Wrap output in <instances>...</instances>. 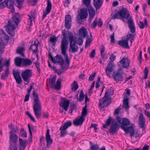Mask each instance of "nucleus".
I'll return each instance as SVG.
<instances>
[{"label":"nucleus","instance_id":"obj_1","mask_svg":"<svg viewBox=\"0 0 150 150\" xmlns=\"http://www.w3.org/2000/svg\"><path fill=\"white\" fill-rule=\"evenodd\" d=\"M63 38L61 42L60 48L61 50V53L63 54L65 59V63L62 57L59 54L53 57L51 54H49V56L52 61L54 63H59L61 66V70L63 71L66 70L68 68L70 63V60L69 59L68 55L66 53V52L68 47V42L67 40V36L65 30H64L62 32Z\"/></svg>","mask_w":150,"mask_h":150},{"label":"nucleus","instance_id":"obj_2","mask_svg":"<svg viewBox=\"0 0 150 150\" xmlns=\"http://www.w3.org/2000/svg\"><path fill=\"white\" fill-rule=\"evenodd\" d=\"M115 66L113 63L109 64L105 69L107 76L111 78H113L114 80L117 82L122 81L123 77L122 69H120L116 72H115Z\"/></svg>","mask_w":150,"mask_h":150},{"label":"nucleus","instance_id":"obj_3","mask_svg":"<svg viewBox=\"0 0 150 150\" xmlns=\"http://www.w3.org/2000/svg\"><path fill=\"white\" fill-rule=\"evenodd\" d=\"M117 122L121 124V127L126 134L130 133V135L132 137L134 135V129L132 125L129 127L127 126L130 124V122L129 120L126 118H122L119 116H117L116 118Z\"/></svg>","mask_w":150,"mask_h":150},{"label":"nucleus","instance_id":"obj_4","mask_svg":"<svg viewBox=\"0 0 150 150\" xmlns=\"http://www.w3.org/2000/svg\"><path fill=\"white\" fill-rule=\"evenodd\" d=\"M119 15V18L124 21V19L126 18L128 24L130 28V32L132 33L135 32V28L133 20L130 14L128 13L127 10L126 8H123L118 11Z\"/></svg>","mask_w":150,"mask_h":150},{"label":"nucleus","instance_id":"obj_5","mask_svg":"<svg viewBox=\"0 0 150 150\" xmlns=\"http://www.w3.org/2000/svg\"><path fill=\"white\" fill-rule=\"evenodd\" d=\"M13 21H8L6 29L8 33L12 36L14 35V30L20 21L19 14L16 13L13 17Z\"/></svg>","mask_w":150,"mask_h":150},{"label":"nucleus","instance_id":"obj_6","mask_svg":"<svg viewBox=\"0 0 150 150\" xmlns=\"http://www.w3.org/2000/svg\"><path fill=\"white\" fill-rule=\"evenodd\" d=\"M34 102L33 105L34 112L36 117L38 119L40 118L41 113V103L39 100L38 94L35 92L33 93Z\"/></svg>","mask_w":150,"mask_h":150},{"label":"nucleus","instance_id":"obj_7","mask_svg":"<svg viewBox=\"0 0 150 150\" xmlns=\"http://www.w3.org/2000/svg\"><path fill=\"white\" fill-rule=\"evenodd\" d=\"M68 37L70 42V46L69 49V52L73 53L77 52L79 48L78 45L76 44V41L74 39L73 34L71 32H69Z\"/></svg>","mask_w":150,"mask_h":150},{"label":"nucleus","instance_id":"obj_8","mask_svg":"<svg viewBox=\"0 0 150 150\" xmlns=\"http://www.w3.org/2000/svg\"><path fill=\"white\" fill-rule=\"evenodd\" d=\"M56 79V77L55 76H51L49 80L50 84L52 87L55 89L58 90L60 89L61 88V83L62 79H58L55 84V82Z\"/></svg>","mask_w":150,"mask_h":150},{"label":"nucleus","instance_id":"obj_9","mask_svg":"<svg viewBox=\"0 0 150 150\" xmlns=\"http://www.w3.org/2000/svg\"><path fill=\"white\" fill-rule=\"evenodd\" d=\"M32 71L30 69H26L23 71L21 74L23 80L28 83L26 84H28L30 80V78L32 76Z\"/></svg>","mask_w":150,"mask_h":150},{"label":"nucleus","instance_id":"obj_10","mask_svg":"<svg viewBox=\"0 0 150 150\" xmlns=\"http://www.w3.org/2000/svg\"><path fill=\"white\" fill-rule=\"evenodd\" d=\"M72 125L71 121H69L65 123L63 126H62L60 128L59 130L61 131L60 133V137H61L64 136L67 134L68 133L66 129Z\"/></svg>","mask_w":150,"mask_h":150},{"label":"nucleus","instance_id":"obj_11","mask_svg":"<svg viewBox=\"0 0 150 150\" xmlns=\"http://www.w3.org/2000/svg\"><path fill=\"white\" fill-rule=\"evenodd\" d=\"M117 64L120 66H121L124 68H128L130 66V61L128 58H123L118 62Z\"/></svg>","mask_w":150,"mask_h":150},{"label":"nucleus","instance_id":"obj_12","mask_svg":"<svg viewBox=\"0 0 150 150\" xmlns=\"http://www.w3.org/2000/svg\"><path fill=\"white\" fill-rule=\"evenodd\" d=\"M108 100L105 97L100 98L99 99V107L100 109H103L105 107H107L108 105Z\"/></svg>","mask_w":150,"mask_h":150},{"label":"nucleus","instance_id":"obj_13","mask_svg":"<svg viewBox=\"0 0 150 150\" xmlns=\"http://www.w3.org/2000/svg\"><path fill=\"white\" fill-rule=\"evenodd\" d=\"M139 126L140 127L143 129L145 128L146 119L143 113L139 114Z\"/></svg>","mask_w":150,"mask_h":150},{"label":"nucleus","instance_id":"obj_14","mask_svg":"<svg viewBox=\"0 0 150 150\" xmlns=\"http://www.w3.org/2000/svg\"><path fill=\"white\" fill-rule=\"evenodd\" d=\"M3 4L6 5L10 9L11 12L13 13L14 12L13 0H5Z\"/></svg>","mask_w":150,"mask_h":150},{"label":"nucleus","instance_id":"obj_15","mask_svg":"<svg viewBox=\"0 0 150 150\" xmlns=\"http://www.w3.org/2000/svg\"><path fill=\"white\" fill-rule=\"evenodd\" d=\"M72 19L69 15H66L65 16V26L68 30L70 29L71 26Z\"/></svg>","mask_w":150,"mask_h":150},{"label":"nucleus","instance_id":"obj_16","mask_svg":"<svg viewBox=\"0 0 150 150\" xmlns=\"http://www.w3.org/2000/svg\"><path fill=\"white\" fill-rule=\"evenodd\" d=\"M70 101L67 99H64L60 102L59 105L66 111H67L69 108Z\"/></svg>","mask_w":150,"mask_h":150},{"label":"nucleus","instance_id":"obj_17","mask_svg":"<svg viewBox=\"0 0 150 150\" xmlns=\"http://www.w3.org/2000/svg\"><path fill=\"white\" fill-rule=\"evenodd\" d=\"M47 5L45 9V11H44L43 12V19L46 16L47 14L50 13L51 10L52 4L51 1L50 0H47Z\"/></svg>","mask_w":150,"mask_h":150},{"label":"nucleus","instance_id":"obj_18","mask_svg":"<svg viewBox=\"0 0 150 150\" xmlns=\"http://www.w3.org/2000/svg\"><path fill=\"white\" fill-rule=\"evenodd\" d=\"M103 23L101 19L100 18H96L93 22L91 24V27L95 29L96 26L97 25L99 27H101L103 25Z\"/></svg>","mask_w":150,"mask_h":150},{"label":"nucleus","instance_id":"obj_19","mask_svg":"<svg viewBox=\"0 0 150 150\" xmlns=\"http://www.w3.org/2000/svg\"><path fill=\"white\" fill-rule=\"evenodd\" d=\"M27 140H23L19 138V144L18 145L19 150H24L25 149L28 143Z\"/></svg>","mask_w":150,"mask_h":150},{"label":"nucleus","instance_id":"obj_20","mask_svg":"<svg viewBox=\"0 0 150 150\" xmlns=\"http://www.w3.org/2000/svg\"><path fill=\"white\" fill-rule=\"evenodd\" d=\"M79 16L81 19H85L87 18L88 12L86 8L81 9L79 13Z\"/></svg>","mask_w":150,"mask_h":150},{"label":"nucleus","instance_id":"obj_21","mask_svg":"<svg viewBox=\"0 0 150 150\" xmlns=\"http://www.w3.org/2000/svg\"><path fill=\"white\" fill-rule=\"evenodd\" d=\"M85 118L81 117L76 118L73 121V125L76 126H78L82 125L85 120Z\"/></svg>","mask_w":150,"mask_h":150},{"label":"nucleus","instance_id":"obj_22","mask_svg":"<svg viewBox=\"0 0 150 150\" xmlns=\"http://www.w3.org/2000/svg\"><path fill=\"white\" fill-rule=\"evenodd\" d=\"M13 75L16 83L18 84H21L22 83V80L20 76L19 73L17 71L13 72Z\"/></svg>","mask_w":150,"mask_h":150},{"label":"nucleus","instance_id":"obj_23","mask_svg":"<svg viewBox=\"0 0 150 150\" xmlns=\"http://www.w3.org/2000/svg\"><path fill=\"white\" fill-rule=\"evenodd\" d=\"M39 45V43L38 40H35L34 43L30 46L29 49L33 51V53H35L38 51Z\"/></svg>","mask_w":150,"mask_h":150},{"label":"nucleus","instance_id":"obj_24","mask_svg":"<svg viewBox=\"0 0 150 150\" xmlns=\"http://www.w3.org/2000/svg\"><path fill=\"white\" fill-rule=\"evenodd\" d=\"M10 134V142L11 143L16 144L18 141V137L17 135L15 133Z\"/></svg>","mask_w":150,"mask_h":150},{"label":"nucleus","instance_id":"obj_25","mask_svg":"<svg viewBox=\"0 0 150 150\" xmlns=\"http://www.w3.org/2000/svg\"><path fill=\"white\" fill-rule=\"evenodd\" d=\"M117 122L116 121L115 123L112 124L109 130L111 133H115L117 132L119 128V125Z\"/></svg>","mask_w":150,"mask_h":150},{"label":"nucleus","instance_id":"obj_26","mask_svg":"<svg viewBox=\"0 0 150 150\" xmlns=\"http://www.w3.org/2000/svg\"><path fill=\"white\" fill-rule=\"evenodd\" d=\"M50 132L49 129H47L46 135L47 145V146H50L52 144L53 142L50 136Z\"/></svg>","mask_w":150,"mask_h":150},{"label":"nucleus","instance_id":"obj_27","mask_svg":"<svg viewBox=\"0 0 150 150\" xmlns=\"http://www.w3.org/2000/svg\"><path fill=\"white\" fill-rule=\"evenodd\" d=\"M87 8L90 16V20H91L95 16V11L93 7L92 6L88 7Z\"/></svg>","mask_w":150,"mask_h":150},{"label":"nucleus","instance_id":"obj_28","mask_svg":"<svg viewBox=\"0 0 150 150\" xmlns=\"http://www.w3.org/2000/svg\"><path fill=\"white\" fill-rule=\"evenodd\" d=\"M103 2V0H94V4L96 10L101 7Z\"/></svg>","mask_w":150,"mask_h":150},{"label":"nucleus","instance_id":"obj_29","mask_svg":"<svg viewBox=\"0 0 150 150\" xmlns=\"http://www.w3.org/2000/svg\"><path fill=\"white\" fill-rule=\"evenodd\" d=\"M119 44L120 45L124 47L127 48H129L127 40L126 39L125 40L120 41L119 42Z\"/></svg>","mask_w":150,"mask_h":150},{"label":"nucleus","instance_id":"obj_30","mask_svg":"<svg viewBox=\"0 0 150 150\" xmlns=\"http://www.w3.org/2000/svg\"><path fill=\"white\" fill-rule=\"evenodd\" d=\"M79 35L81 36L86 37L87 35L86 29L84 28H81L79 30Z\"/></svg>","mask_w":150,"mask_h":150},{"label":"nucleus","instance_id":"obj_31","mask_svg":"<svg viewBox=\"0 0 150 150\" xmlns=\"http://www.w3.org/2000/svg\"><path fill=\"white\" fill-rule=\"evenodd\" d=\"M113 89L112 88H109L107 90L105 95V97L106 98H108V97L110 96H111L113 94Z\"/></svg>","mask_w":150,"mask_h":150},{"label":"nucleus","instance_id":"obj_32","mask_svg":"<svg viewBox=\"0 0 150 150\" xmlns=\"http://www.w3.org/2000/svg\"><path fill=\"white\" fill-rule=\"evenodd\" d=\"M123 108H125L126 110L129 108L128 103V99L127 98L124 99Z\"/></svg>","mask_w":150,"mask_h":150},{"label":"nucleus","instance_id":"obj_33","mask_svg":"<svg viewBox=\"0 0 150 150\" xmlns=\"http://www.w3.org/2000/svg\"><path fill=\"white\" fill-rule=\"evenodd\" d=\"M116 57V56L115 55L113 54H112L110 55V61H109L108 63L107 64V65L105 68V69H107L109 64L110 65L111 64H112H112L113 63V64L114 65H115L113 62L115 59Z\"/></svg>","mask_w":150,"mask_h":150},{"label":"nucleus","instance_id":"obj_34","mask_svg":"<svg viewBox=\"0 0 150 150\" xmlns=\"http://www.w3.org/2000/svg\"><path fill=\"white\" fill-rule=\"evenodd\" d=\"M112 120L111 117L110 116H109L107 120L105 123L103 125V127L104 128H107L110 125Z\"/></svg>","mask_w":150,"mask_h":150},{"label":"nucleus","instance_id":"obj_35","mask_svg":"<svg viewBox=\"0 0 150 150\" xmlns=\"http://www.w3.org/2000/svg\"><path fill=\"white\" fill-rule=\"evenodd\" d=\"M57 40V38L53 36L50 38L49 42L51 43L52 46H55Z\"/></svg>","mask_w":150,"mask_h":150},{"label":"nucleus","instance_id":"obj_36","mask_svg":"<svg viewBox=\"0 0 150 150\" xmlns=\"http://www.w3.org/2000/svg\"><path fill=\"white\" fill-rule=\"evenodd\" d=\"M24 48L23 47H19L17 50L16 52L18 54H21L22 56L24 57Z\"/></svg>","mask_w":150,"mask_h":150},{"label":"nucleus","instance_id":"obj_37","mask_svg":"<svg viewBox=\"0 0 150 150\" xmlns=\"http://www.w3.org/2000/svg\"><path fill=\"white\" fill-rule=\"evenodd\" d=\"M87 107V106L85 105V107L83 108L81 115L80 116L81 117L84 118L87 115L88 112Z\"/></svg>","mask_w":150,"mask_h":150},{"label":"nucleus","instance_id":"obj_38","mask_svg":"<svg viewBox=\"0 0 150 150\" xmlns=\"http://www.w3.org/2000/svg\"><path fill=\"white\" fill-rule=\"evenodd\" d=\"M32 62L30 60L28 59H23L22 64L24 66H27L30 65Z\"/></svg>","mask_w":150,"mask_h":150},{"label":"nucleus","instance_id":"obj_39","mask_svg":"<svg viewBox=\"0 0 150 150\" xmlns=\"http://www.w3.org/2000/svg\"><path fill=\"white\" fill-rule=\"evenodd\" d=\"M72 90L73 91H75L78 88V85L77 82L74 81L71 85Z\"/></svg>","mask_w":150,"mask_h":150},{"label":"nucleus","instance_id":"obj_40","mask_svg":"<svg viewBox=\"0 0 150 150\" xmlns=\"http://www.w3.org/2000/svg\"><path fill=\"white\" fill-rule=\"evenodd\" d=\"M126 39L128 41L129 40H130L131 45L134 40V35L131 34H129L127 35V38Z\"/></svg>","mask_w":150,"mask_h":150},{"label":"nucleus","instance_id":"obj_41","mask_svg":"<svg viewBox=\"0 0 150 150\" xmlns=\"http://www.w3.org/2000/svg\"><path fill=\"white\" fill-rule=\"evenodd\" d=\"M23 59L19 57H17L15 60V63L16 65L18 66H20L21 64H22Z\"/></svg>","mask_w":150,"mask_h":150},{"label":"nucleus","instance_id":"obj_42","mask_svg":"<svg viewBox=\"0 0 150 150\" xmlns=\"http://www.w3.org/2000/svg\"><path fill=\"white\" fill-rule=\"evenodd\" d=\"M29 18V19L30 20V23H31L32 20H34L35 16V14L34 11H31L30 14L28 15Z\"/></svg>","mask_w":150,"mask_h":150},{"label":"nucleus","instance_id":"obj_43","mask_svg":"<svg viewBox=\"0 0 150 150\" xmlns=\"http://www.w3.org/2000/svg\"><path fill=\"white\" fill-rule=\"evenodd\" d=\"M9 68H6L5 72L2 74L1 78L3 79H5L8 76L9 74Z\"/></svg>","mask_w":150,"mask_h":150},{"label":"nucleus","instance_id":"obj_44","mask_svg":"<svg viewBox=\"0 0 150 150\" xmlns=\"http://www.w3.org/2000/svg\"><path fill=\"white\" fill-rule=\"evenodd\" d=\"M83 3L87 7L91 6V0H82Z\"/></svg>","mask_w":150,"mask_h":150},{"label":"nucleus","instance_id":"obj_45","mask_svg":"<svg viewBox=\"0 0 150 150\" xmlns=\"http://www.w3.org/2000/svg\"><path fill=\"white\" fill-rule=\"evenodd\" d=\"M144 23L140 21L139 24V26L142 29L144 28L145 27V25H147V21L146 19H145L144 20Z\"/></svg>","mask_w":150,"mask_h":150},{"label":"nucleus","instance_id":"obj_46","mask_svg":"<svg viewBox=\"0 0 150 150\" xmlns=\"http://www.w3.org/2000/svg\"><path fill=\"white\" fill-rule=\"evenodd\" d=\"M20 134L21 136L23 137L26 138L27 137V133L23 128L21 129Z\"/></svg>","mask_w":150,"mask_h":150},{"label":"nucleus","instance_id":"obj_47","mask_svg":"<svg viewBox=\"0 0 150 150\" xmlns=\"http://www.w3.org/2000/svg\"><path fill=\"white\" fill-rule=\"evenodd\" d=\"M16 4L17 6L19 8L22 7V5L23 2L24 1V0H16Z\"/></svg>","mask_w":150,"mask_h":150},{"label":"nucleus","instance_id":"obj_48","mask_svg":"<svg viewBox=\"0 0 150 150\" xmlns=\"http://www.w3.org/2000/svg\"><path fill=\"white\" fill-rule=\"evenodd\" d=\"M84 97V93L82 90H81L80 92L79 95V99H78V101H81L83 100Z\"/></svg>","mask_w":150,"mask_h":150},{"label":"nucleus","instance_id":"obj_49","mask_svg":"<svg viewBox=\"0 0 150 150\" xmlns=\"http://www.w3.org/2000/svg\"><path fill=\"white\" fill-rule=\"evenodd\" d=\"M111 16L112 18L113 19H114L117 18H119V13H118V11L116 13H112Z\"/></svg>","mask_w":150,"mask_h":150},{"label":"nucleus","instance_id":"obj_50","mask_svg":"<svg viewBox=\"0 0 150 150\" xmlns=\"http://www.w3.org/2000/svg\"><path fill=\"white\" fill-rule=\"evenodd\" d=\"M34 64L37 68L38 73L40 74V73L41 71L40 68V64L38 62H34Z\"/></svg>","mask_w":150,"mask_h":150},{"label":"nucleus","instance_id":"obj_51","mask_svg":"<svg viewBox=\"0 0 150 150\" xmlns=\"http://www.w3.org/2000/svg\"><path fill=\"white\" fill-rule=\"evenodd\" d=\"M90 148L92 150H99V147L98 145L96 144L92 145Z\"/></svg>","mask_w":150,"mask_h":150},{"label":"nucleus","instance_id":"obj_52","mask_svg":"<svg viewBox=\"0 0 150 150\" xmlns=\"http://www.w3.org/2000/svg\"><path fill=\"white\" fill-rule=\"evenodd\" d=\"M18 131V129L17 128H15L13 127V128H12V129H11V131L9 132V134L15 133Z\"/></svg>","mask_w":150,"mask_h":150},{"label":"nucleus","instance_id":"obj_53","mask_svg":"<svg viewBox=\"0 0 150 150\" xmlns=\"http://www.w3.org/2000/svg\"><path fill=\"white\" fill-rule=\"evenodd\" d=\"M13 143L10 144V149L11 150H17V147L16 145L15 144H13Z\"/></svg>","mask_w":150,"mask_h":150},{"label":"nucleus","instance_id":"obj_54","mask_svg":"<svg viewBox=\"0 0 150 150\" xmlns=\"http://www.w3.org/2000/svg\"><path fill=\"white\" fill-rule=\"evenodd\" d=\"M91 42V40L90 38H88L86 40L85 47H87L88 46Z\"/></svg>","mask_w":150,"mask_h":150},{"label":"nucleus","instance_id":"obj_55","mask_svg":"<svg viewBox=\"0 0 150 150\" xmlns=\"http://www.w3.org/2000/svg\"><path fill=\"white\" fill-rule=\"evenodd\" d=\"M10 58H9L8 60L5 61V64L6 66V68H9L10 63Z\"/></svg>","mask_w":150,"mask_h":150},{"label":"nucleus","instance_id":"obj_56","mask_svg":"<svg viewBox=\"0 0 150 150\" xmlns=\"http://www.w3.org/2000/svg\"><path fill=\"white\" fill-rule=\"evenodd\" d=\"M148 72L149 71L147 68V67H146L145 68L144 74V78L145 79H146L147 78Z\"/></svg>","mask_w":150,"mask_h":150},{"label":"nucleus","instance_id":"obj_57","mask_svg":"<svg viewBox=\"0 0 150 150\" xmlns=\"http://www.w3.org/2000/svg\"><path fill=\"white\" fill-rule=\"evenodd\" d=\"M145 115L149 118V120L150 121V112L146 110H144Z\"/></svg>","mask_w":150,"mask_h":150},{"label":"nucleus","instance_id":"obj_58","mask_svg":"<svg viewBox=\"0 0 150 150\" xmlns=\"http://www.w3.org/2000/svg\"><path fill=\"white\" fill-rule=\"evenodd\" d=\"M96 75V73L94 72L89 77L88 80L90 81H92L93 80L95 76Z\"/></svg>","mask_w":150,"mask_h":150},{"label":"nucleus","instance_id":"obj_59","mask_svg":"<svg viewBox=\"0 0 150 150\" xmlns=\"http://www.w3.org/2000/svg\"><path fill=\"white\" fill-rule=\"evenodd\" d=\"M114 33H113V34L111 35L110 36V38L111 39L110 42L112 43H114L115 41V37H114Z\"/></svg>","mask_w":150,"mask_h":150},{"label":"nucleus","instance_id":"obj_60","mask_svg":"<svg viewBox=\"0 0 150 150\" xmlns=\"http://www.w3.org/2000/svg\"><path fill=\"white\" fill-rule=\"evenodd\" d=\"M28 129H29V134H30L29 138H30V139H32V137H33L32 134V131H31V129H30V124H28Z\"/></svg>","mask_w":150,"mask_h":150},{"label":"nucleus","instance_id":"obj_61","mask_svg":"<svg viewBox=\"0 0 150 150\" xmlns=\"http://www.w3.org/2000/svg\"><path fill=\"white\" fill-rule=\"evenodd\" d=\"M26 114L29 117L33 122L35 121V119L34 117L31 115L29 112H26Z\"/></svg>","mask_w":150,"mask_h":150},{"label":"nucleus","instance_id":"obj_62","mask_svg":"<svg viewBox=\"0 0 150 150\" xmlns=\"http://www.w3.org/2000/svg\"><path fill=\"white\" fill-rule=\"evenodd\" d=\"M139 62L140 63H142V51H140L139 52V56L138 57Z\"/></svg>","mask_w":150,"mask_h":150},{"label":"nucleus","instance_id":"obj_63","mask_svg":"<svg viewBox=\"0 0 150 150\" xmlns=\"http://www.w3.org/2000/svg\"><path fill=\"white\" fill-rule=\"evenodd\" d=\"M95 50H93L92 51L90 54V57L91 58H93L95 55Z\"/></svg>","mask_w":150,"mask_h":150},{"label":"nucleus","instance_id":"obj_64","mask_svg":"<svg viewBox=\"0 0 150 150\" xmlns=\"http://www.w3.org/2000/svg\"><path fill=\"white\" fill-rule=\"evenodd\" d=\"M77 41L78 44L79 45H81L83 43V40L82 39L79 38Z\"/></svg>","mask_w":150,"mask_h":150}]
</instances>
